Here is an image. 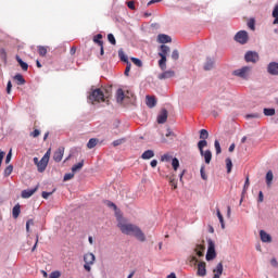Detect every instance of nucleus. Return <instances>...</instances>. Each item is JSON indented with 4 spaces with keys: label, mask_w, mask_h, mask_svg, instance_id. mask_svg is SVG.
I'll return each mask as SVG.
<instances>
[{
    "label": "nucleus",
    "mask_w": 278,
    "mask_h": 278,
    "mask_svg": "<svg viewBox=\"0 0 278 278\" xmlns=\"http://www.w3.org/2000/svg\"><path fill=\"white\" fill-rule=\"evenodd\" d=\"M117 227L118 229H121L122 233H125V236H135V238L139 240V242H144L147 240V237L144 236V232H142V229L134 224L118 222Z\"/></svg>",
    "instance_id": "1"
},
{
    "label": "nucleus",
    "mask_w": 278,
    "mask_h": 278,
    "mask_svg": "<svg viewBox=\"0 0 278 278\" xmlns=\"http://www.w3.org/2000/svg\"><path fill=\"white\" fill-rule=\"evenodd\" d=\"M110 93L105 89H94L89 94V101H91L92 104L94 103H110Z\"/></svg>",
    "instance_id": "2"
},
{
    "label": "nucleus",
    "mask_w": 278,
    "mask_h": 278,
    "mask_svg": "<svg viewBox=\"0 0 278 278\" xmlns=\"http://www.w3.org/2000/svg\"><path fill=\"white\" fill-rule=\"evenodd\" d=\"M51 157V149H49L42 159L39 161L38 157H34L33 162L37 165L38 173H45L47 170V166H49V160Z\"/></svg>",
    "instance_id": "3"
},
{
    "label": "nucleus",
    "mask_w": 278,
    "mask_h": 278,
    "mask_svg": "<svg viewBox=\"0 0 278 278\" xmlns=\"http://www.w3.org/2000/svg\"><path fill=\"white\" fill-rule=\"evenodd\" d=\"M170 53V48L166 45L161 46V51L159 52V55L161 60L159 61V66L162 68V71L166 70V56Z\"/></svg>",
    "instance_id": "4"
},
{
    "label": "nucleus",
    "mask_w": 278,
    "mask_h": 278,
    "mask_svg": "<svg viewBox=\"0 0 278 278\" xmlns=\"http://www.w3.org/2000/svg\"><path fill=\"white\" fill-rule=\"evenodd\" d=\"M96 260L97 257L90 252L84 255V262H85L84 268L85 270H87V273H90V270H92L91 266L94 264Z\"/></svg>",
    "instance_id": "5"
},
{
    "label": "nucleus",
    "mask_w": 278,
    "mask_h": 278,
    "mask_svg": "<svg viewBox=\"0 0 278 278\" xmlns=\"http://www.w3.org/2000/svg\"><path fill=\"white\" fill-rule=\"evenodd\" d=\"M236 42L239 45H247L249 42V33L247 30H240L235 35Z\"/></svg>",
    "instance_id": "6"
},
{
    "label": "nucleus",
    "mask_w": 278,
    "mask_h": 278,
    "mask_svg": "<svg viewBox=\"0 0 278 278\" xmlns=\"http://www.w3.org/2000/svg\"><path fill=\"white\" fill-rule=\"evenodd\" d=\"M250 73H251V67L243 66L239 70L233 71L232 75H235V77H241V79H247Z\"/></svg>",
    "instance_id": "7"
},
{
    "label": "nucleus",
    "mask_w": 278,
    "mask_h": 278,
    "mask_svg": "<svg viewBox=\"0 0 278 278\" xmlns=\"http://www.w3.org/2000/svg\"><path fill=\"white\" fill-rule=\"evenodd\" d=\"M216 258V249L214 245V241L213 240H208V249L206 252V261L211 262V260H215Z\"/></svg>",
    "instance_id": "8"
},
{
    "label": "nucleus",
    "mask_w": 278,
    "mask_h": 278,
    "mask_svg": "<svg viewBox=\"0 0 278 278\" xmlns=\"http://www.w3.org/2000/svg\"><path fill=\"white\" fill-rule=\"evenodd\" d=\"M245 62H252L255 64V62L260 61V54L257 52L249 51L244 55Z\"/></svg>",
    "instance_id": "9"
},
{
    "label": "nucleus",
    "mask_w": 278,
    "mask_h": 278,
    "mask_svg": "<svg viewBox=\"0 0 278 278\" xmlns=\"http://www.w3.org/2000/svg\"><path fill=\"white\" fill-rule=\"evenodd\" d=\"M166 121H168V111H166V109H163L157 116V123L159 125H164Z\"/></svg>",
    "instance_id": "10"
},
{
    "label": "nucleus",
    "mask_w": 278,
    "mask_h": 278,
    "mask_svg": "<svg viewBox=\"0 0 278 278\" xmlns=\"http://www.w3.org/2000/svg\"><path fill=\"white\" fill-rule=\"evenodd\" d=\"M125 99H129V91H127V94H125V91H123V89H118L116 91L117 103H122L123 101H125Z\"/></svg>",
    "instance_id": "11"
},
{
    "label": "nucleus",
    "mask_w": 278,
    "mask_h": 278,
    "mask_svg": "<svg viewBox=\"0 0 278 278\" xmlns=\"http://www.w3.org/2000/svg\"><path fill=\"white\" fill-rule=\"evenodd\" d=\"M205 262H200L198 264V271L197 275L198 277H205L207 275V269L205 268Z\"/></svg>",
    "instance_id": "12"
},
{
    "label": "nucleus",
    "mask_w": 278,
    "mask_h": 278,
    "mask_svg": "<svg viewBox=\"0 0 278 278\" xmlns=\"http://www.w3.org/2000/svg\"><path fill=\"white\" fill-rule=\"evenodd\" d=\"M38 191V186H36L34 189H26L22 191V199H29L30 197H34L36 192Z\"/></svg>",
    "instance_id": "13"
},
{
    "label": "nucleus",
    "mask_w": 278,
    "mask_h": 278,
    "mask_svg": "<svg viewBox=\"0 0 278 278\" xmlns=\"http://www.w3.org/2000/svg\"><path fill=\"white\" fill-rule=\"evenodd\" d=\"M62 157H64V147L58 148L53 154L54 162H62Z\"/></svg>",
    "instance_id": "14"
},
{
    "label": "nucleus",
    "mask_w": 278,
    "mask_h": 278,
    "mask_svg": "<svg viewBox=\"0 0 278 278\" xmlns=\"http://www.w3.org/2000/svg\"><path fill=\"white\" fill-rule=\"evenodd\" d=\"M267 72L269 75H278V63L277 62H271L267 66Z\"/></svg>",
    "instance_id": "15"
},
{
    "label": "nucleus",
    "mask_w": 278,
    "mask_h": 278,
    "mask_svg": "<svg viewBox=\"0 0 278 278\" xmlns=\"http://www.w3.org/2000/svg\"><path fill=\"white\" fill-rule=\"evenodd\" d=\"M175 76V71H165L159 75V79H170Z\"/></svg>",
    "instance_id": "16"
},
{
    "label": "nucleus",
    "mask_w": 278,
    "mask_h": 278,
    "mask_svg": "<svg viewBox=\"0 0 278 278\" xmlns=\"http://www.w3.org/2000/svg\"><path fill=\"white\" fill-rule=\"evenodd\" d=\"M157 41L161 45H166V42H172L173 39L168 35L161 34V35L157 36Z\"/></svg>",
    "instance_id": "17"
},
{
    "label": "nucleus",
    "mask_w": 278,
    "mask_h": 278,
    "mask_svg": "<svg viewBox=\"0 0 278 278\" xmlns=\"http://www.w3.org/2000/svg\"><path fill=\"white\" fill-rule=\"evenodd\" d=\"M262 242H273V237L264 230L260 231Z\"/></svg>",
    "instance_id": "18"
},
{
    "label": "nucleus",
    "mask_w": 278,
    "mask_h": 278,
    "mask_svg": "<svg viewBox=\"0 0 278 278\" xmlns=\"http://www.w3.org/2000/svg\"><path fill=\"white\" fill-rule=\"evenodd\" d=\"M213 273V278H220V275H223V263H218Z\"/></svg>",
    "instance_id": "19"
},
{
    "label": "nucleus",
    "mask_w": 278,
    "mask_h": 278,
    "mask_svg": "<svg viewBox=\"0 0 278 278\" xmlns=\"http://www.w3.org/2000/svg\"><path fill=\"white\" fill-rule=\"evenodd\" d=\"M198 257H203L204 253H205V245L203 244H198L194 249Z\"/></svg>",
    "instance_id": "20"
},
{
    "label": "nucleus",
    "mask_w": 278,
    "mask_h": 278,
    "mask_svg": "<svg viewBox=\"0 0 278 278\" xmlns=\"http://www.w3.org/2000/svg\"><path fill=\"white\" fill-rule=\"evenodd\" d=\"M146 103H147L148 108H155L157 101L155 100V97L147 96Z\"/></svg>",
    "instance_id": "21"
},
{
    "label": "nucleus",
    "mask_w": 278,
    "mask_h": 278,
    "mask_svg": "<svg viewBox=\"0 0 278 278\" xmlns=\"http://www.w3.org/2000/svg\"><path fill=\"white\" fill-rule=\"evenodd\" d=\"M200 155L204 157L205 164H210V162H212V151L210 150L203 151V153H200Z\"/></svg>",
    "instance_id": "22"
},
{
    "label": "nucleus",
    "mask_w": 278,
    "mask_h": 278,
    "mask_svg": "<svg viewBox=\"0 0 278 278\" xmlns=\"http://www.w3.org/2000/svg\"><path fill=\"white\" fill-rule=\"evenodd\" d=\"M151 157H155V152H153V150H147L141 155L142 160H151Z\"/></svg>",
    "instance_id": "23"
},
{
    "label": "nucleus",
    "mask_w": 278,
    "mask_h": 278,
    "mask_svg": "<svg viewBox=\"0 0 278 278\" xmlns=\"http://www.w3.org/2000/svg\"><path fill=\"white\" fill-rule=\"evenodd\" d=\"M16 62L20 64L22 71H27L29 68V65L21 59V56H16Z\"/></svg>",
    "instance_id": "24"
},
{
    "label": "nucleus",
    "mask_w": 278,
    "mask_h": 278,
    "mask_svg": "<svg viewBox=\"0 0 278 278\" xmlns=\"http://www.w3.org/2000/svg\"><path fill=\"white\" fill-rule=\"evenodd\" d=\"M273 179H274L273 170L267 172L266 184H267L268 188H270V186H273Z\"/></svg>",
    "instance_id": "25"
},
{
    "label": "nucleus",
    "mask_w": 278,
    "mask_h": 278,
    "mask_svg": "<svg viewBox=\"0 0 278 278\" xmlns=\"http://www.w3.org/2000/svg\"><path fill=\"white\" fill-rule=\"evenodd\" d=\"M12 214H13V218H18V216H21V204H16L13 207Z\"/></svg>",
    "instance_id": "26"
},
{
    "label": "nucleus",
    "mask_w": 278,
    "mask_h": 278,
    "mask_svg": "<svg viewBox=\"0 0 278 278\" xmlns=\"http://www.w3.org/2000/svg\"><path fill=\"white\" fill-rule=\"evenodd\" d=\"M214 68V60L207 59L205 64H204V70L205 71H212Z\"/></svg>",
    "instance_id": "27"
},
{
    "label": "nucleus",
    "mask_w": 278,
    "mask_h": 278,
    "mask_svg": "<svg viewBox=\"0 0 278 278\" xmlns=\"http://www.w3.org/2000/svg\"><path fill=\"white\" fill-rule=\"evenodd\" d=\"M84 168V160H81L79 163L73 165L72 173H77L78 170H81Z\"/></svg>",
    "instance_id": "28"
},
{
    "label": "nucleus",
    "mask_w": 278,
    "mask_h": 278,
    "mask_svg": "<svg viewBox=\"0 0 278 278\" xmlns=\"http://www.w3.org/2000/svg\"><path fill=\"white\" fill-rule=\"evenodd\" d=\"M103 35H101V34H98V35H96L94 37H93V42L96 43V45H98L99 47H101L102 45H103Z\"/></svg>",
    "instance_id": "29"
},
{
    "label": "nucleus",
    "mask_w": 278,
    "mask_h": 278,
    "mask_svg": "<svg viewBox=\"0 0 278 278\" xmlns=\"http://www.w3.org/2000/svg\"><path fill=\"white\" fill-rule=\"evenodd\" d=\"M205 147H207V141L205 139H202L198 142V149L200 153H203V149H205Z\"/></svg>",
    "instance_id": "30"
},
{
    "label": "nucleus",
    "mask_w": 278,
    "mask_h": 278,
    "mask_svg": "<svg viewBox=\"0 0 278 278\" xmlns=\"http://www.w3.org/2000/svg\"><path fill=\"white\" fill-rule=\"evenodd\" d=\"M14 79H15V81H17V86H23V85H25V78H23V75L16 74V75L14 76Z\"/></svg>",
    "instance_id": "31"
},
{
    "label": "nucleus",
    "mask_w": 278,
    "mask_h": 278,
    "mask_svg": "<svg viewBox=\"0 0 278 278\" xmlns=\"http://www.w3.org/2000/svg\"><path fill=\"white\" fill-rule=\"evenodd\" d=\"M118 58L122 62H125L127 64V62H129V59L125 55V51H123V49L118 50Z\"/></svg>",
    "instance_id": "32"
},
{
    "label": "nucleus",
    "mask_w": 278,
    "mask_h": 278,
    "mask_svg": "<svg viewBox=\"0 0 278 278\" xmlns=\"http://www.w3.org/2000/svg\"><path fill=\"white\" fill-rule=\"evenodd\" d=\"M99 142L98 139L91 138L87 143V149H94L97 147V143Z\"/></svg>",
    "instance_id": "33"
},
{
    "label": "nucleus",
    "mask_w": 278,
    "mask_h": 278,
    "mask_svg": "<svg viewBox=\"0 0 278 278\" xmlns=\"http://www.w3.org/2000/svg\"><path fill=\"white\" fill-rule=\"evenodd\" d=\"M210 138V132H207L206 129H201L200 130V140H207Z\"/></svg>",
    "instance_id": "34"
},
{
    "label": "nucleus",
    "mask_w": 278,
    "mask_h": 278,
    "mask_svg": "<svg viewBox=\"0 0 278 278\" xmlns=\"http://www.w3.org/2000/svg\"><path fill=\"white\" fill-rule=\"evenodd\" d=\"M274 25H278V4L275 5L273 11Z\"/></svg>",
    "instance_id": "35"
},
{
    "label": "nucleus",
    "mask_w": 278,
    "mask_h": 278,
    "mask_svg": "<svg viewBox=\"0 0 278 278\" xmlns=\"http://www.w3.org/2000/svg\"><path fill=\"white\" fill-rule=\"evenodd\" d=\"M217 217H218V220L222 225V229H225V218L223 217V214L220 213L219 208H217Z\"/></svg>",
    "instance_id": "36"
},
{
    "label": "nucleus",
    "mask_w": 278,
    "mask_h": 278,
    "mask_svg": "<svg viewBox=\"0 0 278 278\" xmlns=\"http://www.w3.org/2000/svg\"><path fill=\"white\" fill-rule=\"evenodd\" d=\"M38 53L41 58H45V55H47V47L38 46Z\"/></svg>",
    "instance_id": "37"
},
{
    "label": "nucleus",
    "mask_w": 278,
    "mask_h": 278,
    "mask_svg": "<svg viewBox=\"0 0 278 278\" xmlns=\"http://www.w3.org/2000/svg\"><path fill=\"white\" fill-rule=\"evenodd\" d=\"M13 170H14V166H12V165L7 166L4 169V177H10V175H12Z\"/></svg>",
    "instance_id": "38"
},
{
    "label": "nucleus",
    "mask_w": 278,
    "mask_h": 278,
    "mask_svg": "<svg viewBox=\"0 0 278 278\" xmlns=\"http://www.w3.org/2000/svg\"><path fill=\"white\" fill-rule=\"evenodd\" d=\"M131 62L135 66H138V68H142V61L138 58H131Z\"/></svg>",
    "instance_id": "39"
},
{
    "label": "nucleus",
    "mask_w": 278,
    "mask_h": 278,
    "mask_svg": "<svg viewBox=\"0 0 278 278\" xmlns=\"http://www.w3.org/2000/svg\"><path fill=\"white\" fill-rule=\"evenodd\" d=\"M263 114L265 116H275V109H264Z\"/></svg>",
    "instance_id": "40"
},
{
    "label": "nucleus",
    "mask_w": 278,
    "mask_h": 278,
    "mask_svg": "<svg viewBox=\"0 0 278 278\" xmlns=\"http://www.w3.org/2000/svg\"><path fill=\"white\" fill-rule=\"evenodd\" d=\"M226 168H227V173H231V168H233V163L229 157L226 159Z\"/></svg>",
    "instance_id": "41"
},
{
    "label": "nucleus",
    "mask_w": 278,
    "mask_h": 278,
    "mask_svg": "<svg viewBox=\"0 0 278 278\" xmlns=\"http://www.w3.org/2000/svg\"><path fill=\"white\" fill-rule=\"evenodd\" d=\"M200 175L204 181H207V174H205V165L201 166Z\"/></svg>",
    "instance_id": "42"
},
{
    "label": "nucleus",
    "mask_w": 278,
    "mask_h": 278,
    "mask_svg": "<svg viewBox=\"0 0 278 278\" xmlns=\"http://www.w3.org/2000/svg\"><path fill=\"white\" fill-rule=\"evenodd\" d=\"M172 160H173V156L170 154H168V153L163 154L161 156V162H170Z\"/></svg>",
    "instance_id": "43"
},
{
    "label": "nucleus",
    "mask_w": 278,
    "mask_h": 278,
    "mask_svg": "<svg viewBox=\"0 0 278 278\" xmlns=\"http://www.w3.org/2000/svg\"><path fill=\"white\" fill-rule=\"evenodd\" d=\"M172 166L174 170H177V168H179V160L177 157L172 159Z\"/></svg>",
    "instance_id": "44"
},
{
    "label": "nucleus",
    "mask_w": 278,
    "mask_h": 278,
    "mask_svg": "<svg viewBox=\"0 0 278 278\" xmlns=\"http://www.w3.org/2000/svg\"><path fill=\"white\" fill-rule=\"evenodd\" d=\"M215 151L217 155H219V153H223V150L220 149V142L218 140H215Z\"/></svg>",
    "instance_id": "45"
},
{
    "label": "nucleus",
    "mask_w": 278,
    "mask_h": 278,
    "mask_svg": "<svg viewBox=\"0 0 278 278\" xmlns=\"http://www.w3.org/2000/svg\"><path fill=\"white\" fill-rule=\"evenodd\" d=\"M73 177H75V173H73V172H72V174L71 173L65 174L63 181H71V179H73Z\"/></svg>",
    "instance_id": "46"
},
{
    "label": "nucleus",
    "mask_w": 278,
    "mask_h": 278,
    "mask_svg": "<svg viewBox=\"0 0 278 278\" xmlns=\"http://www.w3.org/2000/svg\"><path fill=\"white\" fill-rule=\"evenodd\" d=\"M123 143H125L124 138L114 140L112 144H113V147H121V144H123Z\"/></svg>",
    "instance_id": "47"
},
{
    "label": "nucleus",
    "mask_w": 278,
    "mask_h": 278,
    "mask_svg": "<svg viewBox=\"0 0 278 278\" xmlns=\"http://www.w3.org/2000/svg\"><path fill=\"white\" fill-rule=\"evenodd\" d=\"M108 40L111 42V45H116V38L114 37L113 34L108 35Z\"/></svg>",
    "instance_id": "48"
},
{
    "label": "nucleus",
    "mask_w": 278,
    "mask_h": 278,
    "mask_svg": "<svg viewBox=\"0 0 278 278\" xmlns=\"http://www.w3.org/2000/svg\"><path fill=\"white\" fill-rule=\"evenodd\" d=\"M126 64L127 65H126L124 74L126 75V77H129V71H131V63L127 62Z\"/></svg>",
    "instance_id": "49"
},
{
    "label": "nucleus",
    "mask_w": 278,
    "mask_h": 278,
    "mask_svg": "<svg viewBox=\"0 0 278 278\" xmlns=\"http://www.w3.org/2000/svg\"><path fill=\"white\" fill-rule=\"evenodd\" d=\"M172 60H175V61L179 60V51L174 50L172 52Z\"/></svg>",
    "instance_id": "50"
},
{
    "label": "nucleus",
    "mask_w": 278,
    "mask_h": 278,
    "mask_svg": "<svg viewBox=\"0 0 278 278\" xmlns=\"http://www.w3.org/2000/svg\"><path fill=\"white\" fill-rule=\"evenodd\" d=\"M62 277V274L60 271H52L50 274V278H60Z\"/></svg>",
    "instance_id": "51"
},
{
    "label": "nucleus",
    "mask_w": 278,
    "mask_h": 278,
    "mask_svg": "<svg viewBox=\"0 0 278 278\" xmlns=\"http://www.w3.org/2000/svg\"><path fill=\"white\" fill-rule=\"evenodd\" d=\"M127 3V8H129V10H136V2L134 1H128Z\"/></svg>",
    "instance_id": "52"
},
{
    "label": "nucleus",
    "mask_w": 278,
    "mask_h": 278,
    "mask_svg": "<svg viewBox=\"0 0 278 278\" xmlns=\"http://www.w3.org/2000/svg\"><path fill=\"white\" fill-rule=\"evenodd\" d=\"M38 136H40V130L39 129H35L33 132H30L31 138H38Z\"/></svg>",
    "instance_id": "53"
},
{
    "label": "nucleus",
    "mask_w": 278,
    "mask_h": 278,
    "mask_svg": "<svg viewBox=\"0 0 278 278\" xmlns=\"http://www.w3.org/2000/svg\"><path fill=\"white\" fill-rule=\"evenodd\" d=\"M11 161H12V150H10V152L8 153V155L5 157V164H10Z\"/></svg>",
    "instance_id": "54"
},
{
    "label": "nucleus",
    "mask_w": 278,
    "mask_h": 278,
    "mask_svg": "<svg viewBox=\"0 0 278 278\" xmlns=\"http://www.w3.org/2000/svg\"><path fill=\"white\" fill-rule=\"evenodd\" d=\"M7 92H8V94H10L12 92V81L11 80L8 81Z\"/></svg>",
    "instance_id": "55"
},
{
    "label": "nucleus",
    "mask_w": 278,
    "mask_h": 278,
    "mask_svg": "<svg viewBox=\"0 0 278 278\" xmlns=\"http://www.w3.org/2000/svg\"><path fill=\"white\" fill-rule=\"evenodd\" d=\"M248 27H249L250 29H255V21H253V20L249 21V22H248Z\"/></svg>",
    "instance_id": "56"
},
{
    "label": "nucleus",
    "mask_w": 278,
    "mask_h": 278,
    "mask_svg": "<svg viewBox=\"0 0 278 278\" xmlns=\"http://www.w3.org/2000/svg\"><path fill=\"white\" fill-rule=\"evenodd\" d=\"M51 194H53V192H46V191H43L41 193V197H42V199H49V197H51Z\"/></svg>",
    "instance_id": "57"
},
{
    "label": "nucleus",
    "mask_w": 278,
    "mask_h": 278,
    "mask_svg": "<svg viewBox=\"0 0 278 278\" xmlns=\"http://www.w3.org/2000/svg\"><path fill=\"white\" fill-rule=\"evenodd\" d=\"M264 202V192L260 191L258 192V203H263Z\"/></svg>",
    "instance_id": "58"
},
{
    "label": "nucleus",
    "mask_w": 278,
    "mask_h": 278,
    "mask_svg": "<svg viewBox=\"0 0 278 278\" xmlns=\"http://www.w3.org/2000/svg\"><path fill=\"white\" fill-rule=\"evenodd\" d=\"M153 3H162V0H150L149 2H148V8H149V5H153Z\"/></svg>",
    "instance_id": "59"
},
{
    "label": "nucleus",
    "mask_w": 278,
    "mask_h": 278,
    "mask_svg": "<svg viewBox=\"0 0 278 278\" xmlns=\"http://www.w3.org/2000/svg\"><path fill=\"white\" fill-rule=\"evenodd\" d=\"M169 184L174 190H177V182L174 179L169 180Z\"/></svg>",
    "instance_id": "60"
},
{
    "label": "nucleus",
    "mask_w": 278,
    "mask_h": 278,
    "mask_svg": "<svg viewBox=\"0 0 278 278\" xmlns=\"http://www.w3.org/2000/svg\"><path fill=\"white\" fill-rule=\"evenodd\" d=\"M250 186V182H249V176L245 178V182H244V187H243V190H247Z\"/></svg>",
    "instance_id": "61"
},
{
    "label": "nucleus",
    "mask_w": 278,
    "mask_h": 278,
    "mask_svg": "<svg viewBox=\"0 0 278 278\" xmlns=\"http://www.w3.org/2000/svg\"><path fill=\"white\" fill-rule=\"evenodd\" d=\"M150 166L152 168H155V166H157V160H152L151 163H150Z\"/></svg>",
    "instance_id": "62"
},
{
    "label": "nucleus",
    "mask_w": 278,
    "mask_h": 278,
    "mask_svg": "<svg viewBox=\"0 0 278 278\" xmlns=\"http://www.w3.org/2000/svg\"><path fill=\"white\" fill-rule=\"evenodd\" d=\"M270 264L271 266L277 267L278 266L277 258H271Z\"/></svg>",
    "instance_id": "63"
},
{
    "label": "nucleus",
    "mask_w": 278,
    "mask_h": 278,
    "mask_svg": "<svg viewBox=\"0 0 278 278\" xmlns=\"http://www.w3.org/2000/svg\"><path fill=\"white\" fill-rule=\"evenodd\" d=\"M109 207H113V210H117L116 204L114 202H108Z\"/></svg>",
    "instance_id": "64"
}]
</instances>
